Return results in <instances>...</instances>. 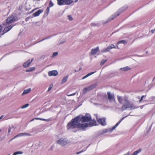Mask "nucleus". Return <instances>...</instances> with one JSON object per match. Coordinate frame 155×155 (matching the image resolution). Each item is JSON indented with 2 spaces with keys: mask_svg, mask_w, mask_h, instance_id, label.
I'll list each match as a JSON object with an SVG mask.
<instances>
[{
  "mask_svg": "<svg viewBox=\"0 0 155 155\" xmlns=\"http://www.w3.org/2000/svg\"><path fill=\"white\" fill-rule=\"evenodd\" d=\"M96 125V121L91 120L90 115L87 114L84 116L80 115L72 119L71 122L68 124L67 128L68 130L75 128L84 129Z\"/></svg>",
  "mask_w": 155,
  "mask_h": 155,
  "instance_id": "f257e3e1",
  "label": "nucleus"
},
{
  "mask_svg": "<svg viewBox=\"0 0 155 155\" xmlns=\"http://www.w3.org/2000/svg\"><path fill=\"white\" fill-rule=\"evenodd\" d=\"M16 20V18L14 16H11L8 17L6 20V23L3 24V26L4 27L3 32L6 33L11 30L13 25L12 23L14 22Z\"/></svg>",
  "mask_w": 155,
  "mask_h": 155,
  "instance_id": "f03ea898",
  "label": "nucleus"
},
{
  "mask_svg": "<svg viewBox=\"0 0 155 155\" xmlns=\"http://www.w3.org/2000/svg\"><path fill=\"white\" fill-rule=\"evenodd\" d=\"M58 144L61 146L68 145L70 143V141L66 137H61L59 138L57 141Z\"/></svg>",
  "mask_w": 155,
  "mask_h": 155,
  "instance_id": "7ed1b4c3",
  "label": "nucleus"
},
{
  "mask_svg": "<svg viewBox=\"0 0 155 155\" xmlns=\"http://www.w3.org/2000/svg\"><path fill=\"white\" fill-rule=\"evenodd\" d=\"M127 102H125L122 107V109L123 110H125L127 108L130 110L135 108L134 107H133L134 105L133 104L129 103L127 100Z\"/></svg>",
  "mask_w": 155,
  "mask_h": 155,
  "instance_id": "20e7f679",
  "label": "nucleus"
},
{
  "mask_svg": "<svg viewBox=\"0 0 155 155\" xmlns=\"http://www.w3.org/2000/svg\"><path fill=\"white\" fill-rule=\"evenodd\" d=\"M117 48L118 49H119V48L118 46L116 47L113 44H111V45H109L107 48H104L101 51V52H108L111 49L113 48Z\"/></svg>",
  "mask_w": 155,
  "mask_h": 155,
  "instance_id": "39448f33",
  "label": "nucleus"
},
{
  "mask_svg": "<svg viewBox=\"0 0 155 155\" xmlns=\"http://www.w3.org/2000/svg\"><path fill=\"white\" fill-rule=\"evenodd\" d=\"M96 85L95 84H93L87 87H85L84 88L83 90V92L84 94L86 93L87 92L89 91H90L92 90L93 88L95 87Z\"/></svg>",
  "mask_w": 155,
  "mask_h": 155,
  "instance_id": "423d86ee",
  "label": "nucleus"
},
{
  "mask_svg": "<svg viewBox=\"0 0 155 155\" xmlns=\"http://www.w3.org/2000/svg\"><path fill=\"white\" fill-rule=\"evenodd\" d=\"M117 100L120 103L122 104L125 102H127V100L126 97H122L121 96L119 95L117 96Z\"/></svg>",
  "mask_w": 155,
  "mask_h": 155,
  "instance_id": "0eeeda50",
  "label": "nucleus"
},
{
  "mask_svg": "<svg viewBox=\"0 0 155 155\" xmlns=\"http://www.w3.org/2000/svg\"><path fill=\"white\" fill-rule=\"evenodd\" d=\"M107 94L108 98L110 101H115L114 94H111L110 92H108L107 93Z\"/></svg>",
  "mask_w": 155,
  "mask_h": 155,
  "instance_id": "6e6552de",
  "label": "nucleus"
},
{
  "mask_svg": "<svg viewBox=\"0 0 155 155\" xmlns=\"http://www.w3.org/2000/svg\"><path fill=\"white\" fill-rule=\"evenodd\" d=\"M97 119L98 123L101 125L104 126L106 124L105 118L98 119L97 117Z\"/></svg>",
  "mask_w": 155,
  "mask_h": 155,
  "instance_id": "1a4fd4ad",
  "label": "nucleus"
},
{
  "mask_svg": "<svg viewBox=\"0 0 155 155\" xmlns=\"http://www.w3.org/2000/svg\"><path fill=\"white\" fill-rule=\"evenodd\" d=\"M48 75L50 76H55L58 74V72L56 70H52L49 71L48 73Z\"/></svg>",
  "mask_w": 155,
  "mask_h": 155,
  "instance_id": "9d476101",
  "label": "nucleus"
},
{
  "mask_svg": "<svg viewBox=\"0 0 155 155\" xmlns=\"http://www.w3.org/2000/svg\"><path fill=\"white\" fill-rule=\"evenodd\" d=\"M31 135V134L28 133H23L19 134L15 136V137H18L21 136H28Z\"/></svg>",
  "mask_w": 155,
  "mask_h": 155,
  "instance_id": "9b49d317",
  "label": "nucleus"
},
{
  "mask_svg": "<svg viewBox=\"0 0 155 155\" xmlns=\"http://www.w3.org/2000/svg\"><path fill=\"white\" fill-rule=\"evenodd\" d=\"M33 58L32 59L31 61H30V60H29L26 62H25L23 64V67L25 68H26L28 67L30 64L32 62V61L33 60Z\"/></svg>",
  "mask_w": 155,
  "mask_h": 155,
  "instance_id": "f8f14e48",
  "label": "nucleus"
},
{
  "mask_svg": "<svg viewBox=\"0 0 155 155\" xmlns=\"http://www.w3.org/2000/svg\"><path fill=\"white\" fill-rule=\"evenodd\" d=\"M99 51V48L97 47L91 50V54L92 55L96 54Z\"/></svg>",
  "mask_w": 155,
  "mask_h": 155,
  "instance_id": "ddd939ff",
  "label": "nucleus"
},
{
  "mask_svg": "<svg viewBox=\"0 0 155 155\" xmlns=\"http://www.w3.org/2000/svg\"><path fill=\"white\" fill-rule=\"evenodd\" d=\"M124 117L122 118L120 121L118 122L114 127H112L111 129H110L109 131L110 132H111L112 130H114L115 128L119 125L120 123L121 122V121L124 119Z\"/></svg>",
  "mask_w": 155,
  "mask_h": 155,
  "instance_id": "4468645a",
  "label": "nucleus"
},
{
  "mask_svg": "<svg viewBox=\"0 0 155 155\" xmlns=\"http://www.w3.org/2000/svg\"><path fill=\"white\" fill-rule=\"evenodd\" d=\"M68 75H67L66 76H64L63 77V78L62 79L61 82V84H62L65 83L68 80Z\"/></svg>",
  "mask_w": 155,
  "mask_h": 155,
  "instance_id": "2eb2a0df",
  "label": "nucleus"
},
{
  "mask_svg": "<svg viewBox=\"0 0 155 155\" xmlns=\"http://www.w3.org/2000/svg\"><path fill=\"white\" fill-rule=\"evenodd\" d=\"M57 4L59 5H64V0H57Z\"/></svg>",
  "mask_w": 155,
  "mask_h": 155,
  "instance_id": "dca6fc26",
  "label": "nucleus"
},
{
  "mask_svg": "<svg viewBox=\"0 0 155 155\" xmlns=\"http://www.w3.org/2000/svg\"><path fill=\"white\" fill-rule=\"evenodd\" d=\"M64 5H69L72 3L73 2V0H64Z\"/></svg>",
  "mask_w": 155,
  "mask_h": 155,
  "instance_id": "f3484780",
  "label": "nucleus"
},
{
  "mask_svg": "<svg viewBox=\"0 0 155 155\" xmlns=\"http://www.w3.org/2000/svg\"><path fill=\"white\" fill-rule=\"evenodd\" d=\"M42 11L41 10H39L35 12L33 14V15L34 17H36L38 16L42 12Z\"/></svg>",
  "mask_w": 155,
  "mask_h": 155,
  "instance_id": "a211bd4d",
  "label": "nucleus"
},
{
  "mask_svg": "<svg viewBox=\"0 0 155 155\" xmlns=\"http://www.w3.org/2000/svg\"><path fill=\"white\" fill-rule=\"evenodd\" d=\"M119 15V13H117V14H116V15L114 14V15H112L110 17V20H108V21H106V22L104 23H107L110 20L114 19V18H115L117 16Z\"/></svg>",
  "mask_w": 155,
  "mask_h": 155,
  "instance_id": "6ab92c4d",
  "label": "nucleus"
},
{
  "mask_svg": "<svg viewBox=\"0 0 155 155\" xmlns=\"http://www.w3.org/2000/svg\"><path fill=\"white\" fill-rule=\"evenodd\" d=\"M31 91V89L30 88L24 90L22 94V95H23L28 93Z\"/></svg>",
  "mask_w": 155,
  "mask_h": 155,
  "instance_id": "aec40b11",
  "label": "nucleus"
},
{
  "mask_svg": "<svg viewBox=\"0 0 155 155\" xmlns=\"http://www.w3.org/2000/svg\"><path fill=\"white\" fill-rule=\"evenodd\" d=\"M34 119L39 120H41L45 121H49V119H45L36 117V118H35L32 119V120H31V121H33Z\"/></svg>",
  "mask_w": 155,
  "mask_h": 155,
  "instance_id": "412c9836",
  "label": "nucleus"
},
{
  "mask_svg": "<svg viewBox=\"0 0 155 155\" xmlns=\"http://www.w3.org/2000/svg\"><path fill=\"white\" fill-rule=\"evenodd\" d=\"M120 70H123L124 71H127L130 69V68L128 66H126L120 69Z\"/></svg>",
  "mask_w": 155,
  "mask_h": 155,
  "instance_id": "4be33fe9",
  "label": "nucleus"
},
{
  "mask_svg": "<svg viewBox=\"0 0 155 155\" xmlns=\"http://www.w3.org/2000/svg\"><path fill=\"white\" fill-rule=\"evenodd\" d=\"M95 72H96V71H94V72H90V73H89L88 74H87L86 76H84L82 78V79H85V78L88 77L89 76H90L92 75V74H94Z\"/></svg>",
  "mask_w": 155,
  "mask_h": 155,
  "instance_id": "5701e85b",
  "label": "nucleus"
},
{
  "mask_svg": "<svg viewBox=\"0 0 155 155\" xmlns=\"http://www.w3.org/2000/svg\"><path fill=\"white\" fill-rule=\"evenodd\" d=\"M121 43H123V44L124 45H126V44H127V42L125 40H121V41H118L117 43V45H118V44H121Z\"/></svg>",
  "mask_w": 155,
  "mask_h": 155,
  "instance_id": "b1692460",
  "label": "nucleus"
},
{
  "mask_svg": "<svg viewBox=\"0 0 155 155\" xmlns=\"http://www.w3.org/2000/svg\"><path fill=\"white\" fill-rule=\"evenodd\" d=\"M141 151V149H139L137 151H135L131 155H137Z\"/></svg>",
  "mask_w": 155,
  "mask_h": 155,
  "instance_id": "393cba45",
  "label": "nucleus"
},
{
  "mask_svg": "<svg viewBox=\"0 0 155 155\" xmlns=\"http://www.w3.org/2000/svg\"><path fill=\"white\" fill-rule=\"evenodd\" d=\"M23 153V152L21 151H16L12 155H17L18 154H22Z\"/></svg>",
  "mask_w": 155,
  "mask_h": 155,
  "instance_id": "a878e982",
  "label": "nucleus"
},
{
  "mask_svg": "<svg viewBox=\"0 0 155 155\" xmlns=\"http://www.w3.org/2000/svg\"><path fill=\"white\" fill-rule=\"evenodd\" d=\"M29 105L28 104H27L23 105V106H22L21 107V109L25 108H26L27 107L29 106Z\"/></svg>",
  "mask_w": 155,
  "mask_h": 155,
  "instance_id": "bb28decb",
  "label": "nucleus"
},
{
  "mask_svg": "<svg viewBox=\"0 0 155 155\" xmlns=\"http://www.w3.org/2000/svg\"><path fill=\"white\" fill-rule=\"evenodd\" d=\"M58 54V52H54L52 56V58H54Z\"/></svg>",
  "mask_w": 155,
  "mask_h": 155,
  "instance_id": "cd10ccee",
  "label": "nucleus"
},
{
  "mask_svg": "<svg viewBox=\"0 0 155 155\" xmlns=\"http://www.w3.org/2000/svg\"><path fill=\"white\" fill-rule=\"evenodd\" d=\"M53 86V84H51L50 85L49 87L48 88V90L47 91L48 92L50 91V90L51 89L52 87Z\"/></svg>",
  "mask_w": 155,
  "mask_h": 155,
  "instance_id": "c85d7f7f",
  "label": "nucleus"
},
{
  "mask_svg": "<svg viewBox=\"0 0 155 155\" xmlns=\"http://www.w3.org/2000/svg\"><path fill=\"white\" fill-rule=\"evenodd\" d=\"M54 5V4L51 1H50L49 2V6L48 7H49L50 8L51 7L53 6Z\"/></svg>",
  "mask_w": 155,
  "mask_h": 155,
  "instance_id": "c756f323",
  "label": "nucleus"
},
{
  "mask_svg": "<svg viewBox=\"0 0 155 155\" xmlns=\"http://www.w3.org/2000/svg\"><path fill=\"white\" fill-rule=\"evenodd\" d=\"M76 94V93H73L72 94H69V92H68L67 93V95H68V96H74V95H75Z\"/></svg>",
  "mask_w": 155,
  "mask_h": 155,
  "instance_id": "7c9ffc66",
  "label": "nucleus"
},
{
  "mask_svg": "<svg viewBox=\"0 0 155 155\" xmlns=\"http://www.w3.org/2000/svg\"><path fill=\"white\" fill-rule=\"evenodd\" d=\"M107 61V60H103L101 61V65H103Z\"/></svg>",
  "mask_w": 155,
  "mask_h": 155,
  "instance_id": "2f4dec72",
  "label": "nucleus"
},
{
  "mask_svg": "<svg viewBox=\"0 0 155 155\" xmlns=\"http://www.w3.org/2000/svg\"><path fill=\"white\" fill-rule=\"evenodd\" d=\"M50 11V7H48L46 9V12L47 13V14H48L49 13Z\"/></svg>",
  "mask_w": 155,
  "mask_h": 155,
  "instance_id": "473e14b6",
  "label": "nucleus"
},
{
  "mask_svg": "<svg viewBox=\"0 0 155 155\" xmlns=\"http://www.w3.org/2000/svg\"><path fill=\"white\" fill-rule=\"evenodd\" d=\"M35 67H31L29 68V69L30 70V71H34L35 70Z\"/></svg>",
  "mask_w": 155,
  "mask_h": 155,
  "instance_id": "72a5a7b5",
  "label": "nucleus"
},
{
  "mask_svg": "<svg viewBox=\"0 0 155 155\" xmlns=\"http://www.w3.org/2000/svg\"><path fill=\"white\" fill-rule=\"evenodd\" d=\"M51 36H50L49 37H46L45 38H44L42 40V41H43L44 40H45V39H49L50 38H51Z\"/></svg>",
  "mask_w": 155,
  "mask_h": 155,
  "instance_id": "f704fd0d",
  "label": "nucleus"
},
{
  "mask_svg": "<svg viewBox=\"0 0 155 155\" xmlns=\"http://www.w3.org/2000/svg\"><path fill=\"white\" fill-rule=\"evenodd\" d=\"M68 19L70 20H71L73 19L72 17H71V15H68Z\"/></svg>",
  "mask_w": 155,
  "mask_h": 155,
  "instance_id": "c9c22d12",
  "label": "nucleus"
},
{
  "mask_svg": "<svg viewBox=\"0 0 155 155\" xmlns=\"http://www.w3.org/2000/svg\"><path fill=\"white\" fill-rule=\"evenodd\" d=\"M127 8V7L126 6L125 7H123L121 9H122V11H123L125 10Z\"/></svg>",
  "mask_w": 155,
  "mask_h": 155,
  "instance_id": "e433bc0d",
  "label": "nucleus"
},
{
  "mask_svg": "<svg viewBox=\"0 0 155 155\" xmlns=\"http://www.w3.org/2000/svg\"><path fill=\"white\" fill-rule=\"evenodd\" d=\"M144 97V96L143 95H142L141 97V99L140 100V101H139V102H140L142 101V100H143V98Z\"/></svg>",
  "mask_w": 155,
  "mask_h": 155,
  "instance_id": "4c0bfd02",
  "label": "nucleus"
},
{
  "mask_svg": "<svg viewBox=\"0 0 155 155\" xmlns=\"http://www.w3.org/2000/svg\"><path fill=\"white\" fill-rule=\"evenodd\" d=\"M144 97V96L143 95H142L141 97V99L140 100V101H139V102H140L142 101V100H143V98Z\"/></svg>",
  "mask_w": 155,
  "mask_h": 155,
  "instance_id": "58836bf2",
  "label": "nucleus"
},
{
  "mask_svg": "<svg viewBox=\"0 0 155 155\" xmlns=\"http://www.w3.org/2000/svg\"><path fill=\"white\" fill-rule=\"evenodd\" d=\"M11 127H9L8 129V133H9L11 131Z\"/></svg>",
  "mask_w": 155,
  "mask_h": 155,
  "instance_id": "ea45409f",
  "label": "nucleus"
},
{
  "mask_svg": "<svg viewBox=\"0 0 155 155\" xmlns=\"http://www.w3.org/2000/svg\"><path fill=\"white\" fill-rule=\"evenodd\" d=\"M83 152V150H81V151L80 152H78L76 153V154H80V153H81V152Z\"/></svg>",
  "mask_w": 155,
  "mask_h": 155,
  "instance_id": "a19ab883",
  "label": "nucleus"
},
{
  "mask_svg": "<svg viewBox=\"0 0 155 155\" xmlns=\"http://www.w3.org/2000/svg\"><path fill=\"white\" fill-rule=\"evenodd\" d=\"M130 154V153L129 152H127L126 154H124V155H129Z\"/></svg>",
  "mask_w": 155,
  "mask_h": 155,
  "instance_id": "79ce46f5",
  "label": "nucleus"
},
{
  "mask_svg": "<svg viewBox=\"0 0 155 155\" xmlns=\"http://www.w3.org/2000/svg\"><path fill=\"white\" fill-rule=\"evenodd\" d=\"M155 31V28L154 30H152L151 31L152 33H153Z\"/></svg>",
  "mask_w": 155,
  "mask_h": 155,
  "instance_id": "37998d69",
  "label": "nucleus"
},
{
  "mask_svg": "<svg viewBox=\"0 0 155 155\" xmlns=\"http://www.w3.org/2000/svg\"><path fill=\"white\" fill-rule=\"evenodd\" d=\"M15 137V136L14 137H13V138H12L10 140V141H12V140H13L14 139L16 138V137Z\"/></svg>",
  "mask_w": 155,
  "mask_h": 155,
  "instance_id": "c03bdc74",
  "label": "nucleus"
},
{
  "mask_svg": "<svg viewBox=\"0 0 155 155\" xmlns=\"http://www.w3.org/2000/svg\"><path fill=\"white\" fill-rule=\"evenodd\" d=\"M26 72H30V70H29V69L26 70Z\"/></svg>",
  "mask_w": 155,
  "mask_h": 155,
  "instance_id": "a18cd8bd",
  "label": "nucleus"
},
{
  "mask_svg": "<svg viewBox=\"0 0 155 155\" xmlns=\"http://www.w3.org/2000/svg\"><path fill=\"white\" fill-rule=\"evenodd\" d=\"M78 0H75L74 1L75 2H77L78 1Z\"/></svg>",
  "mask_w": 155,
  "mask_h": 155,
  "instance_id": "49530a36",
  "label": "nucleus"
},
{
  "mask_svg": "<svg viewBox=\"0 0 155 155\" xmlns=\"http://www.w3.org/2000/svg\"><path fill=\"white\" fill-rule=\"evenodd\" d=\"M2 118V117H0V119H1Z\"/></svg>",
  "mask_w": 155,
  "mask_h": 155,
  "instance_id": "de8ad7c7",
  "label": "nucleus"
},
{
  "mask_svg": "<svg viewBox=\"0 0 155 155\" xmlns=\"http://www.w3.org/2000/svg\"><path fill=\"white\" fill-rule=\"evenodd\" d=\"M1 130L0 129V132H1Z\"/></svg>",
  "mask_w": 155,
  "mask_h": 155,
  "instance_id": "09e8293b",
  "label": "nucleus"
},
{
  "mask_svg": "<svg viewBox=\"0 0 155 155\" xmlns=\"http://www.w3.org/2000/svg\"><path fill=\"white\" fill-rule=\"evenodd\" d=\"M7 155H10V154H8Z\"/></svg>",
  "mask_w": 155,
  "mask_h": 155,
  "instance_id": "8fccbe9b",
  "label": "nucleus"
}]
</instances>
